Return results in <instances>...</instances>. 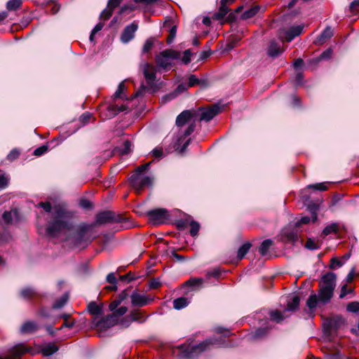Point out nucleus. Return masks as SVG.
<instances>
[{
	"label": "nucleus",
	"instance_id": "1",
	"mask_svg": "<svg viewBox=\"0 0 359 359\" xmlns=\"http://www.w3.org/2000/svg\"><path fill=\"white\" fill-rule=\"evenodd\" d=\"M52 219L48 222L46 229V234L50 238L57 237L72 226L71 218L72 214L64 207L55 205L52 212Z\"/></svg>",
	"mask_w": 359,
	"mask_h": 359
},
{
	"label": "nucleus",
	"instance_id": "2",
	"mask_svg": "<svg viewBox=\"0 0 359 359\" xmlns=\"http://www.w3.org/2000/svg\"><path fill=\"white\" fill-rule=\"evenodd\" d=\"M197 114L190 110H184L176 118V126L179 128V136L177 143L182 144V149L184 151L190 142V139L184 142V140L189 137L195 130Z\"/></svg>",
	"mask_w": 359,
	"mask_h": 359
},
{
	"label": "nucleus",
	"instance_id": "3",
	"mask_svg": "<svg viewBox=\"0 0 359 359\" xmlns=\"http://www.w3.org/2000/svg\"><path fill=\"white\" fill-rule=\"evenodd\" d=\"M336 278L332 272H328L322 277L319 285V302L327 304L332 299L336 287Z\"/></svg>",
	"mask_w": 359,
	"mask_h": 359
},
{
	"label": "nucleus",
	"instance_id": "4",
	"mask_svg": "<svg viewBox=\"0 0 359 359\" xmlns=\"http://www.w3.org/2000/svg\"><path fill=\"white\" fill-rule=\"evenodd\" d=\"M223 342L222 339H217L215 337L208 339L196 346H194L190 348H188L185 356L188 358H191L196 355L205 351L208 348H210V346L217 345L218 346H221Z\"/></svg>",
	"mask_w": 359,
	"mask_h": 359
},
{
	"label": "nucleus",
	"instance_id": "5",
	"mask_svg": "<svg viewBox=\"0 0 359 359\" xmlns=\"http://www.w3.org/2000/svg\"><path fill=\"white\" fill-rule=\"evenodd\" d=\"M129 180L131 186L138 194L141 193L144 187H151L153 183V179L151 177L140 175V173L133 174Z\"/></svg>",
	"mask_w": 359,
	"mask_h": 359
},
{
	"label": "nucleus",
	"instance_id": "6",
	"mask_svg": "<svg viewBox=\"0 0 359 359\" xmlns=\"http://www.w3.org/2000/svg\"><path fill=\"white\" fill-rule=\"evenodd\" d=\"M180 53L171 49H166L161 52L156 57V62L158 67L165 69L171 65L172 60L178 59Z\"/></svg>",
	"mask_w": 359,
	"mask_h": 359
},
{
	"label": "nucleus",
	"instance_id": "7",
	"mask_svg": "<svg viewBox=\"0 0 359 359\" xmlns=\"http://www.w3.org/2000/svg\"><path fill=\"white\" fill-rule=\"evenodd\" d=\"M88 229V226L82 227L72 236L71 239L76 247L85 248L92 241L93 239L87 235Z\"/></svg>",
	"mask_w": 359,
	"mask_h": 359
},
{
	"label": "nucleus",
	"instance_id": "8",
	"mask_svg": "<svg viewBox=\"0 0 359 359\" xmlns=\"http://www.w3.org/2000/svg\"><path fill=\"white\" fill-rule=\"evenodd\" d=\"M221 110V107L218 104H215L209 109H199V110L195 113L197 114V120L208 122L218 114Z\"/></svg>",
	"mask_w": 359,
	"mask_h": 359
},
{
	"label": "nucleus",
	"instance_id": "9",
	"mask_svg": "<svg viewBox=\"0 0 359 359\" xmlns=\"http://www.w3.org/2000/svg\"><path fill=\"white\" fill-rule=\"evenodd\" d=\"M125 218L120 215H116L111 211H104L97 215L96 222L97 224H107L111 222H122Z\"/></svg>",
	"mask_w": 359,
	"mask_h": 359
},
{
	"label": "nucleus",
	"instance_id": "10",
	"mask_svg": "<svg viewBox=\"0 0 359 359\" xmlns=\"http://www.w3.org/2000/svg\"><path fill=\"white\" fill-rule=\"evenodd\" d=\"M147 215L150 222L155 224H163L169 217L168 210L164 208L151 210L147 212Z\"/></svg>",
	"mask_w": 359,
	"mask_h": 359
},
{
	"label": "nucleus",
	"instance_id": "11",
	"mask_svg": "<svg viewBox=\"0 0 359 359\" xmlns=\"http://www.w3.org/2000/svg\"><path fill=\"white\" fill-rule=\"evenodd\" d=\"M142 72L148 86L151 89H154L156 78V68L149 63H144L142 65Z\"/></svg>",
	"mask_w": 359,
	"mask_h": 359
},
{
	"label": "nucleus",
	"instance_id": "12",
	"mask_svg": "<svg viewBox=\"0 0 359 359\" xmlns=\"http://www.w3.org/2000/svg\"><path fill=\"white\" fill-rule=\"evenodd\" d=\"M131 304L133 306L142 307L149 304L154 299L149 296L142 294L137 291H134L130 295Z\"/></svg>",
	"mask_w": 359,
	"mask_h": 359
},
{
	"label": "nucleus",
	"instance_id": "13",
	"mask_svg": "<svg viewBox=\"0 0 359 359\" xmlns=\"http://www.w3.org/2000/svg\"><path fill=\"white\" fill-rule=\"evenodd\" d=\"M31 348H27L22 344H18L13 346L8 351L9 355L7 357H0V359H15L19 358L26 353L32 352Z\"/></svg>",
	"mask_w": 359,
	"mask_h": 359
},
{
	"label": "nucleus",
	"instance_id": "14",
	"mask_svg": "<svg viewBox=\"0 0 359 359\" xmlns=\"http://www.w3.org/2000/svg\"><path fill=\"white\" fill-rule=\"evenodd\" d=\"M147 318L144 313L140 310H133L130 315L121 321V325L128 326L130 322L137 321L140 323H144Z\"/></svg>",
	"mask_w": 359,
	"mask_h": 359
},
{
	"label": "nucleus",
	"instance_id": "15",
	"mask_svg": "<svg viewBox=\"0 0 359 359\" xmlns=\"http://www.w3.org/2000/svg\"><path fill=\"white\" fill-rule=\"evenodd\" d=\"M138 29V25L137 22H133L131 24L127 25L121 36V40L123 43H127L135 37V34Z\"/></svg>",
	"mask_w": 359,
	"mask_h": 359
},
{
	"label": "nucleus",
	"instance_id": "16",
	"mask_svg": "<svg viewBox=\"0 0 359 359\" xmlns=\"http://www.w3.org/2000/svg\"><path fill=\"white\" fill-rule=\"evenodd\" d=\"M39 329V325L34 321H27L24 323L20 328V332L22 334H32L37 331Z\"/></svg>",
	"mask_w": 359,
	"mask_h": 359
},
{
	"label": "nucleus",
	"instance_id": "17",
	"mask_svg": "<svg viewBox=\"0 0 359 359\" xmlns=\"http://www.w3.org/2000/svg\"><path fill=\"white\" fill-rule=\"evenodd\" d=\"M333 35V32L330 27H326L323 32L315 40L316 45H322L330 39Z\"/></svg>",
	"mask_w": 359,
	"mask_h": 359
},
{
	"label": "nucleus",
	"instance_id": "18",
	"mask_svg": "<svg viewBox=\"0 0 359 359\" xmlns=\"http://www.w3.org/2000/svg\"><path fill=\"white\" fill-rule=\"evenodd\" d=\"M116 323V318L111 314L106 316L97 323V327L100 329H105L114 325Z\"/></svg>",
	"mask_w": 359,
	"mask_h": 359
},
{
	"label": "nucleus",
	"instance_id": "19",
	"mask_svg": "<svg viewBox=\"0 0 359 359\" xmlns=\"http://www.w3.org/2000/svg\"><path fill=\"white\" fill-rule=\"evenodd\" d=\"M227 0H221L219 11L215 13L212 18L214 20H222L229 12V8L226 6Z\"/></svg>",
	"mask_w": 359,
	"mask_h": 359
},
{
	"label": "nucleus",
	"instance_id": "20",
	"mask_svg": "<svg viewBox=\"0 0 359 359\" xmlns=\"http://www.w3.org/2000/svg\"><path fill=\"white\" fill-rule=\"evenodd\" d=\"M283 239L285 242L295 243L298 239L297 231L296 230H291L289 229H285L283 231Z\"/></svg>",
	"mask_w": 359,
	"mask_h": 359
},
{
	"label": "nucleus",
	"instance_id": "21",
	"mask_svg": "<svg viewBox=\"0 0 359 359\" xmlns=\"http://www.w3.org/2000/svg\"><path fill=\"white\" fill-rule=\"evenodd\" d=\"M303 31V26L302 25H297L293 26L290 27L287 32H286V40L287 41H291L293 40L296 36L301 34V33Z\"/></svg>",
	"mask_w": 359,
	"mask_h": 359
},
{
	"label": "nucleus",
	"instance_id": "22",
	"mask_svg": "<svg viewBox=\"0 0 359 359\" xmlns=\"http://www.w3.org/2000/svg\"><path fill=\"white\" fill-rule=\"evenodd\" d=\"M280 53L281 50L279 44L274 41H271L268 48V54L271 57H277Z\"/></svg>",
	"mask_w": 359,
	"mask_h": 359
},
{
	"label": "nucleus",
	"instance_id": "23",
	"mask_svg": "<svg viewBox=\"0 0 359 359\" xmlns=\"http://www.w3.org/2000/svg\"><path fill=\"white\" fill-rule=\"evenodd\" d=\"M128 108V107L125 104H122L121 106H118L116 104H110L107 107L110 115L113 116L117 115L119 112L127 110Z\"/></svg>",
	"mask_w": 359,
	"mask_h": 359
},
{
	"label": "nucleus",
	"instance_id": "24",
	"mask_svg": "<svg viewBox=\"0 0 359 359\" xmlns=\"http://www.w3.org/2000/svg\"><path fill=\"white\" fill-rule=\"evenodd\" d=\"M189 304V299L187 297H182L173 301V307L177 310H180L187 306Z\"/></svg>",
	"mask_w": 359,
	"mask_h": 359
},
{
	"label": "nucleus",
	"instance_id": "25",
	"mask_svg": "<svg viewBox=\"0 0 359 359\" xmlns=\"http://www.w3.org/2000/svg\"><path fill=\"white\" fill-rule=\"evenodd\" d=\"M88 311L92 315L98 316L102 314V308L101 306L97 304L96 302H92L88 305Z\"/></svg>",
	"mask_w": 359,
	"mask_h": 359
},
{
	"label": "nucleus",
	"instance_id": "26",
	"mask_svg": "<svg viewBox=\"0 0 359 359\" xmlns=\"http://www.w3.org/2000/svg\"><path fill=\"white\" fill-rule=\"evenodd\" d=\"M272 241L271 239L264 240L259 248V252L262 255H266L269 248L272 245Z\"/></svg>",
	"mask_w": 359,
	"mask_h": 359
},
{
	"label": "nucleus",
	"instance_id": "27",
	"mask_svg": "<svg viewBox=\"0 0 359 359\" xmlns=\"http://www.w3.org/2000/svg\"><path fill=\"white\" fill-rule=\"evenodd\" d=\"M18 217L17 210L5 211L2 215L3 220L5 224H9L12 223L13 217Z\"/></svg>",
	"mask_w": 359,
	"mask_h": 359
},
{
	"label": "nucleus",
	"instance_id": "28",
	"mask_svg": "<svg viewBox=\"0 0 359 359\" xmlns=\"http://www.w3.org/2000/svg\"><path fill=\"white\" fill-rule=\"evenodd\" d=\"M188 88H189V87L188 86L187 83H182L178 85V86L177 87V88L175 89V90L172 93L168 95L167 97H169L170 100L173 99L177 95H179V94L186 91L187 90H188Z\"/></svg>",
	"mask_w": 359,
	"mask_h": 359
},
{
	"label": "nucleus",
	"instance_id": "29",
	"mask_svg": "<svg viewBox=\"0 0 359 359\" xmlns=\"http://www.w3.org/2000/svg\"><path fill=\"white\" fill-rule=\"evenodd\" d=\"M57 350L58 348L55 344L50 343L43 348L41 352L43 355L48 356L55 353Z\"/></svg>",
	"mask_w": 359,
	"mask_h": 359
},
{
	"label": "nucleus",
	"instance_id": "30",
	"mask_svg": "<svg viewBox=\"0 0 359 359\" xmlns=\"http://www.w3.org/2000/svg\"><path fill=\"white\" fill-rule=\"evenodd\" d=\"M299 302L300 299L298 296L293 297L291 301L287 302L286 310L288 311H295L299 307Z\"/></svg>",
	"mask_w": 359,
	"mask_h": 359
},
{
	"label": "nucleus",
	"instance_id": "31",
	"mask_svg": "<svg viewBox=\"0 0 359 359\" xmlns=\"http://www.w3.org/2000/svg\"><path fill=\"white\" fill-rule=\"evenodd\" d=\"M260 7L259 6H255L252 7L251 8L245 11L242 14L243 19H249L254 17L259 11Z\"/></svg>",
	"mask_w": 359,
	"mask_h": 359
},
{
	"label": "nucleus",
	"instance_id": "32",
	"mask_svg": "<svg viewBox=\"0 0 359 359\" xmlns=\"http://www.w3.org/2000/svg\"><path fill=\"white\" fill-rule=\"evenodd\" d=\"M339 231V224L337 223H332L327 226L323 231V235L327 236L330 233H337Z\"/></svg>",
	"mask_w": 359,
	"mask_h": 359
},
{
	"label": "nucleus",
	"instance_id": "33",
	"mask_svg": "<svg viewBox=\"0 0 359 359\" xmlns=\"http://www.w3.org/2000/svg\"><path fill=\"white\" fill-rule=\"evenodd\" d=\"M204 280L201 278H192L185 282V285L187 287H201Z\"/></svg>",
	"mask_w": 359,
	"mask_h": 359
},
{
	"label": "nucleus",
	"instance_id": "34",
	"mask_svg": "<svg viewBox=\"0 0 359 359\" xmlns=\"http://www.w3.org/2000/svg\"><path fill=\"white\" fill-rule=\"evenodd\" d=\"M125 84L124 82L122 81L119 83L116 91L114 94V99L121 98L127 100L128 97L126 95L123 94V90H125Z\"/></svg>",
	"mask_w": 359,
	"mask_h": 359
},
{
	"label": "nucleus",
	"instance_id": "35",
	"mask_svg": "<svg viewBox=\"0 0 359 359\" xmlns=\"http://www.w3.org/2000/svg\"><path fill=\"white\" fill-rule=\"evenodd\" d=\"M250 247H251V244L249 243H246L243 244V245H241L238 250V255H237L238 259L240 260L242 259L245 257V255L248 253Z\"/></svg>",
	"mask_w": 359,
	"mask_h": 359
},
{
	"label": "nucleus",
	"instance_id": "36",
	"mask_svg": "<svg viewBox=\"0 0 359 359\" xmlns=\"http://www.w3.org/2000/svg\"><path fill=\"white\" fill-rule=\"evenodd\" d=\"M318 301L319 297H318L316 294H311L307 299L306 305L310 309H314L316 307Z\"/></svg>",
	"mask_w": 359,
	"mask_h": 359
},
{
	"label": "nucleus",
	"instance_id": "37",
	"mask_svg": "<svg viewBox=\"0 0 359 359\" xmlns=\"http://www.w3.org/2000/svg\"><path fill=\"white\" fill-rule=\"evenodd\" d=\"M20 295L24 299H30L36 295V291L31 287H26L21 290Z\"/></svg>",
	"mask_w": 359,
	"mask_h": 359
},
{
	"label": "nucleus",
	"instance_id": "38",
	"mask_svg": "<svg viewBox=\"0 0 359 359\" xmlns=\"http://www.w3.org/2000/svg\"><path fill=\"white\" fill-rule=\"evenodd\" d=\"M270 318L276 323H280L285 318L283 314L278 310L273 311L270 313Z\"/></svg>",
	"mask_w": 359,
	"mask_h": 359
},
{
	"label": "nucleus",
	"instance_id": "39",
	"mask_svg": "<svg viewBox=\"0 0 359 359\" xmlns=\"http://www.w3.org/2000/svg\"><path fill=\"white\" fill-rule=\"evenodd\" d=\"M22 5L21 0H9L6 4V8L8 11H15Z\"/></svg>",
	"mask_w": 359,
	"mask_h": 359
},
{
	"label": "nucleus",
	"instance_id": "40",
	"mask_svg": "<svg viewBox=\"0 0 359 359\" xmlns=\"http://www.w3.org/2000/svg\"><path fill=\"white\" fill-rule=\"evenodd\" d=\"M67 300L68 295L65 294L62 297L55 301L53 305V308L55 309L62 308L67 303Z\"/></svg>",
	"mask_w": 359,
	"mask_h": 359
},
{
	"label": "nucleus",
	"instance_id": "41",
	"mask_svg": "<svg viewBox=\"0 0 359 359\" xmlns=\"http://www.w3.org/2000/svg\"><path fill=\"white\" fill-rule=\"evenodd\" d=\"M154 44V38L150 37V38L147 39L142 47V53H149L151 50Z\"/></svg>",
	"mask_w": 359,
	"mask_h": 359
},
{
	"label": "nucleus",
	"instance_id": "42",
	"mask_svg": "<svg viewBox=\"0 0 359 359\" xmlns=\"http://www.w3.org/2000/svg\"><path fill=\"white\" fill-rule=\"evenodd\" d=\"M189 225L191 226L190 234L192 236H196L200 229V224L197 222L192 220Z\"/></svg>",
	"mask_w": 359,
	"mask_h": 359
},
{
	"label": "nucleus",
	"instance_id": "43",
	"mask_svg": "<svg viewBox=\"0 0 359 359\" xmlns=\"http://www.w3.org/2000/svg\"><path fill=\"white\" fill-rule=\"evenodd\" d=\"M69 317V316L67 314H63L60 316V318H63L65 321H64L63 324L62 325V326L58 330H61L63 327L72 328L74 326V321H71V322L68 321Z\"/></svg>",
	"mask_w": 359,
	"mask_h": 359
},
{
	"label": "nucleus",
	"instance_id": "44",
	"mask_svg": "<svg viewBox=\"0 0 359 359\" xmlns=\"http://www.w3.org/2000/svg\"><path fill=\"white\" fill-rule=\"evenodd\" d=\"M267 332H268V327H267L258 328L255 332V333H254V334L252 336V338L258 339V338L263 337L264 336H265Z\"/></svg>",
	"mask_w": 359,
	"mask_h": 359
},
{
	"label": "nucleus",
	"instance_id": "45",
	"mask_svg": "<svg viewBox=\"0 0 359 359\" xmlns=\"http://www.w3.org/2000/svg\"><path fill=\"white\" fill-rule=\"evenodd\" d=\"M107 280L108 283L114 285L112 287H111V290H116V283H117V279L114 273H110L107 276Z\"/></svg>",
	"mask_w": 359,
	"mask_h": 359
},
{
	"label": "nucleus",
	"instance_id": "46",
	"mask_svg": "<svg viewBox=\"0 0 359 359\" xmlns=\"http://www.w3.org/2000/svg\"><path fill=\"white\" fill-rule=\"evenodd\" d=\"M305 247L309 250H313L318 249L320 248V245L318 243L315 242L311 238H308L305 244Z\"/></svg>",
	"mask_w": 359,
	"mask_h": 359
},
{
	"label": "nucleus",
	"instance_id": "47",
	"mask_svg": "<svg viewBox=\"0 0 359 359\" xmlns=\"http://www.w3.org/2000/svg\"><path fill=\"white\" fill-rule=\"evenodd\" d=\"M346 309L349 312L357 313L359 311V302H353L347 305Z\"/></svg>",
	"mask_w": 359,
	"mask_h": 359
},
{
	"label": "nucleus",
	"instance_id": "48",
	"mask_svg": "<svg viewBox=\"0 0 359 359\" xmlns=\"http://www.w3.org/2000/svg\"><path fill=\"white\" fill-rule=\"evenodd\" d=\"M309 189H313L314 190L318 191H325L327 190V186L325 183H317L314 184H310L307 187Z\"/></svg>",
	"mask_w": 359,
	"mask_h": 359
},
{
	"label": "nucleus",
	"instance_id": "49",
	"mask_svg": "<svg viewBox=\"0 0 359 359\" xmlns=\"http://www.w3.org/2000/svg\"><path fill=\"white\" fill-rule=\"evenodd\" d=\"M353 289H347V285L345 284L344 285H342L341 288V292H340V294H339V298L340 299H343L348 294H351V293H353Z\"/></svg>",
	"mask_w": 359,
	"mask_h": 359
},
{
	"label": "nucleus",
	"instance_id": "50",
	"mask_svg": "<svg viewBox=\"0 0 359 359\" xmlns=\"http://www.w3.org/2000/svg\"><path fill=\"white\" fill-rule=\"evenodd\" d=\"M113 311L114 313L112 315L116 318L117 316H123L128 311V309L126 306H121Z\"/></svg>",
	"mask_w": 359,
	"mask_h": 359
},
{
	"label": "nucleus",
	"instance_id": "51",
	"mask_svg": "<svg viewBox=\"0 0 359 359\" xmlns=\"http://www.w3.org/2000/svg\"><path fill=\"white\" fill-rule=\"evenodd\" d=\"M112 10H111L109 8H105L100 14V18H102L104 20H107L110 18L113 13Z\"/></svg>",
	"mask_w": 359,
	"mask_h": 359
},
{
	"label": "nucleus",
	"instance_id": "52",
	"mask_svg": "<svg viewBox=\"0 0 359 359\" xmlns=\"http://www.w3.org/2000/svg\"><path fill=\"white\" fill-rule=\"evenodd\" d=\"M131 143L129 141L124 142L123 147L121 149V154H127L131 151Z\"/></svg>",
	"mask_w": 359,
	"mask_h": 359
},
{
	"label": "nucleus",
	"instance_id": "53",
	"mask_svg": "<svg viewBox=\"0 0 359 359\" xmlns=\"http://www.w3.org/2000/svg\"><path fill=\"white\" fill-rule=\"evenodd\" d=\"M201 83V81L196 77L195 75H191L189 77V83H187L189 88L198 85Z\"/></svg>",
	"mask_w": 359,
	"mask_h": 359
},
{
	"label": "nucleus",
	"instance_id": "54",
	"mask_svg": "<svg viewBox=\"0 0 359 359\" xmlns=\"http://www.w3.org/2000/svg\"><path fill=\"white\" fill-rule=\"evenodd\" d=\"M122 0H109L107 3V8L114 11L121 3Z\"/></svg>",
	"mask_w": 359,
	"mask_h": 359
},
{
	"label": "nucleus",
	"instance_id": "55",
	"mask_svg": "<svg viewBox=\"0 0 359 359\" xmlns=\"http://www.w3.org/2000/svg\"><path fill=\"white\" fill-rule=\"evenodd\" d=\"M191 53L190 50H186L183 53V57L182 58V62L186 65L189 64L191 62Z\"/></svg>",
	"mask_w": 359,
	"mask_h": 359
},
{
	"label": "nucleus",
	"instance_id": "56",
	"mask_svg": "<svg viewBox=\"0 0 359 359\" xmlns=\"http://www.w3.org/2000/svg\"><path fill=\"white\" fill-rule=\"evenodd\" d=\"M48 151V147L46 146V145H43L37 149H36L34 151V154L35 156H41L43 155V154H45L46 151Z\"/></svg>",
	"mask_w": 359,
	"mask_h": 359
},
{
	"label": "nucleus",
	"instance_id": "57",
	"mask_svg": "<svg viewBox=\"0 0 359 359\" xmlns=\"http://www.w3.org/2000/svg\"><path fill=\"white\" fill-rule=\"evenodd\" d=\"M8 184V178L5 175H0V189H5Z\"/></svg>",
	"mask_w": 359,
	"mask_h": 359
},
{
	"label": "nucleus",
	"instance_id": "58",
	"mask_svg": "<svg viewBox=\"0 0 359 359\" xmlns=\"http://www.w3.org/2000/svg\"><path fill=\"white\" fill-rule=\"evenodd\" d=\"M121 304V302L116 297L113 302H111L109 306L110 311H115L118 306Z\"/></svg>",
	"mask_w": 359,
	"mask_h": 359
},
{
	"label": "nucleus",
	"instance_id": "59",
	"mask_svg": "<svg viewBox=\"0 0 359 359\" xmlns=\"http://www.w3.org/2000/svg\"><path fill=\"white\" fill-rule=\"evenodd\" d=\"M176 32H177V29H176V27L174 26L170 30V34L167 39L168 43H170L172 42L174 38L176 36Z\"/></svg>",
	"mask_w": 359,
	"mask_h": 359
},
{
	"label": "nucleus",
	"instance_id": "60",
	"mask_svg": "<svg viewBox=\"0 0 359 359\" xmlns=\"http://www.w3.org/2000/svg\"><path fill=\"white\" fill-rule=\"evenodd\" d=\"M39 206L42 208L47 212H50L52 210V205L49 202H41L39 203Z\"/></svg>",
	"mask_w": 359,
	"mask_h": 359
},
{
	"label": "nucleus",
	"instance_id": "61",
	"mask_svg": "<svg viewBox=\"0 0 359 359\" xmlns=\"http://www.w3.org/2000/svg\"><path fill=\"white\" fill-rule=\"evenodd\" d=\"M221 274V271L219 269H214L213 270L209 271L207 273V276L218 278Z\"/></svg>",
	"mask_w": 359,
	"mask_h": 359
},
{
	"label": "nucleus",
	"instance_id": "62",
	"mask_svg": "<svg viewBox=\"0 0 359 359\" xmlns=\"http://www.w3.org/2000/svg\"><path fill=\"white\" fill-rule=\"evenodd\" d=\"M149 165L150 163L140 165L136 168L135 173H140V175H142V173L148 169Z\"/></svg>",
	"mask_w": 359,
	"mask_h": 359
},
{
	"label": "nucleus",
	"instance_id": "63",
	"mask_svg": "<svg viewBox=\"0 0 359 359\" xmlns=\"http://www.w3.org/2000/svg\"><path fill=\"white\" fill-rule=\"evenodd\" d=\"M216 332L219 334H222L224 337H228L231 335V332L229 330H226L222 327H217Z\"/></svg>",
	"mask_w": 359,
	"mask_h": 359
},
{
	"label": "nucleus",
	"instance_id": "64",
	"mask_svg": "<svg viewBox=\"0 0 359 359\" xmlns=\"http://www.w3.org/2000/svg\"><path fill=\"white\" fill-rule=\"evenodd\" d=\"M359 8V0L353 1L349 5L351 12H355Z\"/></svg>",
	"mask_w": 359,
	"mask_h": 359
}]
</instances>
